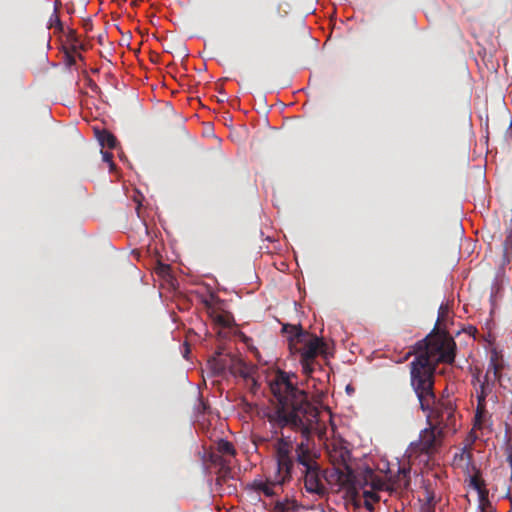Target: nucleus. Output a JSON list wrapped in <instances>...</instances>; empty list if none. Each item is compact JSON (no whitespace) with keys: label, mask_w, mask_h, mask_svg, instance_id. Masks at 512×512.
<instances>
[{"label":"nucleus","mask_w":512,"mask_h":512,"mask_svg":"<svg viewBox=\"0 0 512 512\" xmlns=\"http://www.w3.org/2000/svg\"><path fill=\"white\" fill-rule=\"evenodd\" d=\"M415 355L409 364L410 384L422 411L435 403V371L439 363L452 364L456 356V343L451 335L437 327L418 341L408 355Z\"/></svg>","instance_id":"f257e3e1"},{"label":"nucleus","mask_w":512,"mask_h":512,"mask_svg":"<svg viewBox=\"0 0 512 512\" xmlns=\"http://www.w3.org/2000/svg\"><path fill=\"white\" fill-rule=\"evenodd\" d=\"M270 390L276 399L274 410L268 412V421L278 427H290L308 438L316 429L319 410L308 399L304 390L299 389L291 376L280 371L270 382Z\"/></svg>","instance_id":"f03ea898"},{"label":"nucleus","mask_w":512,"mask_h":512,"mask_svg":"<svg viewBox=\"0 0 512 512\" xmlns=\"http://www.w3.org/2000/svg\"><path fill=\"white\" fill-rule=\"evenodd\" d=\"M282 332L287 334L288 348L292 355L299 356L302 372L310 376L321 365L319 355L326 354L327 344L322 338L302 329L301 325L285 324Z\"/></svg>","instance_id":"7ed1b4c3"},{"label":"nucleus","mask_w":512,"mask_h":512,"mask_svg":"<svg viewBox=\"0 0 512 512\" xmlns=\"http://www.w3.org/2000/svg\"><path fill=\"white\" fill-rule=\"evenodd\" d=\"M292 444L285 438L278 439L275 445L276 469L267 476L266 480H254L252 488L263 493L266 497H273L279 494L282 486L292 478L293 457Z\"/></svg>","instance_id":"20e7f679"},{"label":"nucleus","mask_w":512,"mask_h":512,"mask_svg":"<svg viewBox=\"0 0 512 512\" xmlns=\"http://www.w3.org/2000/svg\"><path fill=\"white\" fill-rule=\"evenodd\" d=\"M329 461L333 468L326 471L324 479L338 490H346L352 496L357 495V474L351 466V452L342 445H333L328 450Z\"/></svg>","instance_id":"39448f33"},{"label":"nucleus","mask_w":512,"mask_h":512,"mask_svg":"<svg viewBox=\"0 0 512 512\" xmlns=\"http://www.w3.org/2000/svg\"><path fill=\"white\" fill-rule=\"evenodd\" d=\"M427 421H430L444 433L457 431L456 404L451 397L435 398V403L427 409Z\"/></svg>","instance_id":"423d86ee"},{"label":"nucleus","mask_w":512,"mask_h":512,"mask_svg":"<svg viewBox=\"0 0 512 512\" xmlns=\"http://www.w3.org/2000/svg\"><path fill=\"white\" fill-rule=\"evenodd\" d=\"M427 422L428 427L421 431L416 447L421 453L432 455L442 446L446 433L430 421Z\"/></svg>","instance_id":"0eeeda50"},{"label":"nucleus","mask_w":512,"mask_h":512,"mask_svg":"<svg viewBox=\"0 0 512 512\" xmlns=\"http://www.w3.org/2000/svg\"><path fill=\"white\" fill-rule=\"evenodd\" d=\"M356 484L357 492L366 486H370L374 491H388L390 494L394 492V488L390 486V482H387L382 477L376 475L370 468H367L361 474H357Z\"/></svg>","instance_id":"6e6552de"},{"label":"nucleus","mask_w":512,"mask_h":512,"mask_svg":"<svg viewBox=\"0 0 512 512\" xmlns=\"http://www.w3.org/2000/svg\"><path fill=\"white\" fill-rule=\"evenodd\" d=\"M325 473L323 474L324 477ZM321 466H315L308 470H303L304 487L308 493L323 497L327 494V490L321 480Z\"/></svg>","instance_id":"1a4fd4ad"},{"label":"nucleus","mask_w":512,"mask_h":512,"mask_svg":"<svg viewBox=\"0 0 512 512\" xmlns=\"http://www.w3.org/2000/svg\"><path fill=\"white\" fill-rule=\"evenodd\" d=\"M318 458V453L311 449L308 443L302 441L296 445L295 460L299 465L303 466V470H308L320 465Z\"/></svg>","instance_id":"9d476101"},{"label":"nucleus","mask_w":512,"mask_h":512,"mask_svg":"<svg viewBox=\"0 0 512 512\" xmlns=\"http://www.w3.org/2000/svg\"><path fill=\"white\" fill-rule=\"evenodd\" d=\"M474 385H478L476 387V398L477 404L486 405V399L490 397L493 401L497 400V396L493 394L496 381L490 380L488 378H481L480 375L473 376Z\"/></svg>","instance_id":"9b49d317"},{"label":"nucleus","mask_w":512,"mask_h":512,"mask_svg":"<svg viewBox=\"0 0 512 512\" xmlns=\"http://www.w3.org/2000/svg\"><path fill=\"white\" fill-rule=\"evenodd\" d=\"M410 467L401 466L396 475L389 478L390 486L394 488V492L398 489L406 490L410 486Z\"/></svg>","instance_id":"f8f14e48"},{"label":"nucleus","mask_w":512,"mask_h":512,"mask_svg":"<svg viewBox=\"0 0 512 512\" xmlns=\"http://www.w3.org/2000/svg\"><path fill=\"white\" fill-rule=\"evenodd\" d=\"M503 365L498 361L496 353L490 358L486 373L483 377L493 381H499L501 378V370Z\"/></svg>","instance_id":"ddd939ff"},{"label":"nucleus","mask_w":512,"mask_h":512,"mask_svg":"<svg viewBox=\"0 0 512 512\" xmlns=\"http://www.w3.org/2000/svg\"><path fill=\"white\" fill-rule=\"evenodd\" d=\"M205 306L207 308V312L211 319L218 325L222 327L230 326V316L228 314L221 313L217 311L215 307H213L208 301H205Z\"/></svg>","instance_id":"4468645a"},{"label":"nucleus","mask_w":512,"mask_h":512,"mask_svg":"<svg viewBox=\"0 0 512 512\" xmlns=\"http://www.w3.org/2000/svg\"><path fill=\"white\" fill-rule=\"evenodd\" d=\"M97 139L102 147L113 149L117 145L116 137L107 130L96 131Z\"/></svg>","instance_id":"2eb2a0df"},{"label":"nucleus","mask_w":512,"mask_h":512,"mask_svg":"<svg viewBox=\"0 0 512 512\" xmlns=\"http://www.w3.org/2000/svg\"><path fill=\"white\" fill-rule=\"evenodd\" d=\"M487 414L486 405L477 404L476 413L474 417V427L477 429H481L483 425L484 418Z\"/></svg>","instance_id":"dca6fc26"},{"label":"nucleus","mask_w":512,"mask_h":512,"mask_svg":"<svg viewBox=\"0 0 512 512\" xmlns=\"http://www.w3.org/2000/svg\"><path fill=\"white\" fill-rule=\"evenodd\" d=\"M218 451L223 455L234 456L236 454V450L233 444L227 440L221 439L218 442Z\"/></svg>","instance_id":"f3484780"},{"label":"nucleus","mask_w":512,"mask_h":512,"mask_svg":"<svg viewBox=\"0 0 512 512\" xmlns=\"http://www.w3.org/2000/svg\"><path fill=\"white\" fill-rule=\"evenodd\" d=\"M48 28H54L55 30L62 32L63 31V24L60 20V17L58 15V9L55 7L53 13L51 14L49 21H48Z\"/></svg>","instance_id":"a211bd4d"},{"label":"nucleus","mask_w":512,"mask_h":512,"mask_svg":"<svg viewBox=\"0 0 512 512\" xmlns=\"http://www.w3.org/2000/svg\"><path fill=\"white\" fill-rule=\"evenodd\" d=\"M469 485L476 491L486 487L485 481L481 478L480 471L477 470L476 473L470 477Z\"/></svg>","instance_id":"6ab92c4d"},{"label":"nucleus","mask_w":512,"mask_h":512,"mask_svg":"<svg viewBox=\"0 0 512 512\" xmlns=\"http://www.w3.org/2000/svg\"><path fill=\"white\" fill-rule=\"evenodd\" d=\"M448 315V306L446 304H441L440 307H439V310H438V319H437V322H436V325L433 329H435L437 327V329L440 331V332H445V330H441L439 328V324L441 321H443L446 316ZM448 335H450L448 332H447Z\"/></svg>","instance_id":"aec40b11"},{"label":"nucleus","mask_w":512,"mask_h":512,"mask_svg":"<svg viewBox=\"0 0 512 512\" xmlns=\"http://www.w3.org/2000/svg\"><path fill=\"white\" fill-rule=\"evenodd\" d=\"M477 493H478V502H479L478 505L490 506L491 502L488 498V496H489L488 489L486 487H484V488L478 490Z\"/></svg>","instance_id":"412c9836"},{"label":"nucleus","mask_w":512,"mask_h":512,"mask_svg":"<svg viewBox=\"0 0 512 512\" xmlns=\"http://www.w3.org/2000/svg\"><path fill=\"white\" fill-rule=\"evenodd\" d=\"M235 372L239 373V375L241 377H243L244 379H248L251 377V374L248 370V368L246 367V365L241 361V360H237L236 363H235Z\"/></svg>","instance_id":"4be33fe9"},{"label":"nucleus","mask_w":512,"mask_h":512,"mask_svg":"<svg viewBox=\"0 0 512 512\" xmlns=\"http://www.w3.org/2000/svg\"><path fill=\"white\" fill-rule=\"evenodd\" d=\"M363 497L365 500H370L372 502H379L381 500L380 496L377 494V491L374 490H364Z\"/></svg>","instance_id":"5701e85b"},{"label":"nucleus","mask_w":512,"mask_h":512,"mask_svg":"<svg viewBox=\"0 0 512 512\" xmlns=\"http://www.w3.org/2000/svg\"><path fill=\"white\" fill-rule=\"evenodd\" d=\"M68 40L71 42L72 44V50L73 52H76L77 51V48H78V36H77V33L75 30H72L70 29L69 30V33H68Z\"/></svg>","instance_id":"b1692460"},{"label":"nucleus","mask_w":512,"mask_h":512,"mask_svg":"<svg viewBox=\"0 0 512 512\" xmlns=\"http://www.w3.org/2000/svg\"><path fill=\"white\" fill-rule=\"evenodd\" d=\"M102 158L104 162H107L110 166V169H113L115 167V164L113 163V154L109 151H102Z\"/></svg>","instance_id":"393cba45"},{"label":"nucleus","mask_w":512,"mask_h":512,"mask_svg":"<svg viewBox=\"0 0 512 512\" xmlns=\"http://www.w3.org/2000/svg\"><path fill=\"white\" fill-rule=\"evenodd\" d=\"M75 53L76 52H73L72 49H71V51H67L65 53V58H66L67 65L73 66L76 63Z\"/></svg>","instance_id":"a878e982"},{"label":"nucleus","mask_w":512,"mask_h":512,"mask_svg":"<svg viewBox=\"0 0 512 512\" xmlns=\"http://www.w3.org/2000/svg\"><path fill=\"white\" fill-rule=\"evenodd\" d=\"M425 512H435V504H434V497L430 496L428 497L427 503L424 507Z\"/></svg>","instance_id":"bb28decb"},{"label":"nucleus","mask_w":512,"mask_h":512,"mask_svg":"<svg viewBox=\"0 0 512 512\" xmlns=\"http://www.w3.org/2000/svg\"><path fill=\"white\" fill-rule=\"evenodd\" d=\"M276 510L284 512L288 509V503L278 501L275 506Z\"/></svg>","instance_id":"cd10ccee"},{"label":"nucleus","mask_w":512,"mask_h":512,"mask_svg":"<svg viewBox=\"0 0 512 512\" xmlns=\"http://www.w3.org/2000/svg\"><path fill=\"white\" fill-rule=\"evenodd\" d=\"M507 462L511 468V480H512V448L508 449Z\"/></svg>","instance_id":"c85d7f7f"},{"label":"nucleus","mask_w":512,"mask_h":512,"mask_svg":"<svg viewBox=\"0 0 512 512\" xmlns=\"http://www.w3.org/2000/svg\"><path fill=\"white\" fill-rule=\"evenodd\" d=\"M478 509L480 512H493V506L490 504V506H481L478 505Z\"/></svg>","instance_id":"c756f323"},{"label":"nucleus","mask_w":512,"mask_h":512,"mask_svg":"<svg viewBox=\"0 0 512 512\" xmlns=\"http://www.w3.org/2000/svg\"><path fill=\"white\" fill-rule=\"evenodd\" d=\"M373 503H374V502H372V501H370V500H365V502H364V507H365L368 511L373 512V511H374Z\"/></svg>","instance_id":"7c9ffc66"},{"label":"nucleus","mask_w":512,"mask_h":512,"mask_svg":"<svg viewBox=\"0 0 512 512\" xmlns=\"http://www.w3.org/2000/svg\"><path fill=\"white\" fill-rule=\"evenodd\" d=\"M219 365H220V368L221 370L225 369L227 364H226V360L225 359H220L219 360Z\"/></svg>","instance_id":"2f4dec72"},{"label":"nucleus","mask_w":512,"mask_h":512,"mask_svg":"<svg viewBox=\"0 0 512 512\" xmlns=\"http://www.w3.org/2000/svg\"><path fill=\"white\" fill-rule=\"evenodd\" d=\"M84 28L86 29V31L91 30L92 29V22L91 21L85 22Z\"/></svg>","instance_id":"473e14b6"},{"label":"nucleus","mask_w":512,"mask_h":512,"mask_svg":"<svg viewBox=\"0 0 512 512\" xmlns=\"http://www.w3.org/2000/svg\"><path fill=\"white\" fill-rule=\"evenodd\" d=\"M201 405H202V408H203V412H205L207 410V408H208L207 404L205 402H202Z\"/></svg>","instance_id":"72a5a7b5"},{"label":"nucleus","mask_w":512,"mask_h":512,"mask_svg":"<svg viewBox=\"0 0 512 512\" xmlns=\"http://www.w3.org/2000/svg\"><path fill=\"white\" fill-rule=\"evenodd\" d=\"M79 48H80V49H82V50H84V49H85V47H84V45H83V44H80V45H79Z\"/></svg>","instance_id":"f704fd0d"},{"label":"nucleus","mask_w":512,"mask_h":512,"mask_svg":"<svg viewBox=\"0 0 512 512\" xmlns=\"http://www.w3.org/2000/svg\"><path fill=\"white\" fill-rule=\"evenodd\" d=\"M77 56L79 59H81V60L83 59V56L81 54H78Z\"/></svg>","instance_id":"c9c22d12"},{"label":"nucleus","mask_w":512,"mask_h":512,"mask_svg":"<svg viewBox=\"0 0 512 512\" xmlns=\"http://www.w3.org/2000/svg\"><path fill=\"white\" fill-rule=\"evenodd\" d=\"M511 415H512V413H511Z\"/></svg>","instance_id":"e433bc0d"}]
</instances>
